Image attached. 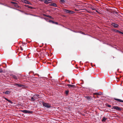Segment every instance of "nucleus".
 Here are the masks:
<instances>
[{
	"instance_id": "nucleus-38",
	"label": "nucleus",
	"mask_w": 123,
	"mask_h": 123,
	"mask_svg": "<svg viewBox=\"0 0 123 123\" xmlns=\"http://www.w3.org/2000/svg\"><path fill=\"white\" fill-rule=\"evenodd\" d=\"M0 4L1 5H3V4L2 3H0Z\"/></svg>"
},
{
	"instance_id": "nucleus-6",
	"label": "nucleus",
	"mask_w": 123,
	"mask_h": 123,
	"mask_svg": "<svg viewBox=\"0 0 123 123\" xmlns=\"http://www.w3.org/2000/svg\"><path fill=\"white\" fill-rule=\"evenodd\" d=\"M13 85L17 87H22L23 85L21 84H18L17 83H15L13 84Z\"/></svg>"
},
{
	"instance_id": "nucleus-25",
	"label": "nucleus",
	"mask_w": 123,
	"mask_h": 123,
	"mask_svg": "<svg viewBox=\"0 0 123 123\" xmlns=\"http://www.w3.org/2000/svg\"><path fill=\"white\" fill-rule=\"evenodd\" d=\"M90 8L92 10H95V9L92 6L90 7Z\"/></svg>"
},
{
	"instance_id": "nucleus-3",
	"label": "nucleus",
	"mask_w": 123,
	"mask_h": 123,
	"mask_svg": "<svg viewBox=\"0 0 123 123\" xmlns=\"http://www.w3.org/2000/svg\"><path fill=\"white\" fill-rule=\"evenodd\" d=\"M23 112L26 113H32L33 112L30 111L24 110L21 111Z\"/></svg>"
},
{
	"instance_id": "nucleus-15",
	"label": "nucleus",
	"mask_w": 123,
	"mask_h": 123,
	"mask_svg": "<svg viewBox=\"0 0 123 123\" xmlns=\"http://www.w3.org/2000/svg\"><path fill=\"white\" fill-rule=\"evenodd\" d=\"M94 95H102V93L100 92H99L98 93H95L93 94Z\"/></svg>"
},
{
	"instance_id": "nucleus-12",
	"label": "nucleus",
	"mask_w": 123,
	"mask_h": 123,
	"mask_svg": "<svg viewBox=\"0 0 123 123\" xmlns=\"http://www.w3.org/2000/svg\"><path fill=\"white\" fill-rule=\"evenodd\" d=\"M49 6H54V7L57 6L56 4L54 3H51L49 4Z\"/></svg>"
},
{
	"instance_id": "nucleus-13",
	"label": "nucleus",
	"mask_w": 123,
	"mask_h": 123,
	"mask_svg": "<svg viewBox=\"0 0 123 123\" xmlns=\"http://www.w3.org/2000/svg\"><path fill=\"white\" fill-rule=\"evenodd\" d=\"M24 2L25 3L29 5H31V3L29 1L26 0H25L24 1Z\"/></svg>"
},
{
	"instance_id": "nucleus-16",
	"label": "nucleus",
	"mask_w": 123,
	"mask_h": 123,
	"mask_svg": "<svg viewBox=\"0 0 123 123\" xmlns=\"http://www.w3.org/2000/svg\"><path fill=\"white\" fill-rule=\"evenodd\" d=\"M5 98L6 100L8 101L9 103L11 104L13 103V102L11 100L8 99L6 98Z\"/></svg>"
},
{
	"instance_id": "nucleus-10",
	"label": "nucleus",
	"mask_w": 123,
	"mask_h": 123,
	"mask_svg": "<svg viewBox=\"0 0 123 123\" xmlns=\"http://www.w3.org/2000/svg\"><path fill=\"white\" fill-rule=\"evenodd\" d=\"M65 2L66 1L64 0H60V3L62 5H63Z\"/></svg>"
},
{
	"instance_id": "nucleus-20",
	"label": "nucleus",
	"mask_w": 123,
	"mask_h": 123,
	"mask_svg": "<svg viewBox=\"0 0 123 123\" xmlns=\"http://www.w3.org/2000/svg\"><path fill=\"white\" fill-rule=\"evenodd\" d=\"M64 12H65L67 13H69L70 12V10H68L66 9H65L64 10Z\"/></svg>"
},
{
	"instance_id": "nucleus-27",
	"label": "nucleus",
	"mask_w": 123,
	"mask_h": 123,
	"mask_svg": "<svg viewBox=\"0 0 123 123\" xmlns=\"http://www.w3.org/2000/svg\"><path fill=\"white\" fill-rule=\"evenodd\" d=\"M11 3H12V4H15H15H17V3L14 2H12V1L11 2Z\"/></svg>"
},
{
	"instance_id": "nucleus-33",
	"label": "nucleus",
	"mask_w": 123,
	"mask_h": 123,
	"mask_svg": "<svg viewBox=\"0 0 123 123\" xmlns=\"http://www.w3.org/2000/svg\"><path fill=\"white\" fill-rule=\"evenodd\" d=\"M118 33L120 34H122V32L119 31Z\"/></svg>"
},
{
	"instance_id": "nucleus-5",
	"label": "nucleus",
	"mask_w": 123,
	"mask_h": 123,
	"mask_svg": "<svg viewBox=\"0 0 123 123\" xmlns=\"http://www.w3.org/2000/svg\"><path fill=\"white\" fill-rule=\"evenodd\" d=\"M113 108L114 110H118L121 111V108L118 106H113Z\"/></svg>"
},
{
	"instance_id": "nucleus-23",
	"label": "nucleus",
	"mask_w": 123,
	"mask_h": 123,
	"mask_svg": "<svg viewBox=\"0 0 123 123\" xmlns=\"http://www.w3.org/2000/svg\"><path fill=\"white\" fill-rule=\"evenodd\" d=\"M91 97L90 96H87L86 97V98L88 100H89L91 98Z\"/></svg>"
},
{
	"instance_id": "nucleus-19",
	"label": "nucleus",
	"mask_w": 123,
	"mask_h": 123,
	"mask_svg": "<svg viewBox=\"0 0 123 123\" xmlns=\"http://www.w3.org/2000/svg\"><path fill=\"white\" fill-rule=\"evenodd\" d=\"M24 6L26 7H28L29 8H31V9H32L33 8V7H32L31 6H29L28 5H25Z\"/></svg>"
},
{
	"instance_id": "nucleus-2",
	"label": "nucleus",
	"mask_w": 123,
	"mask_h": 123,
	"mask_svg": "<svg viewBox=\"0 0 123 123\" xmlns=\"http://www.w3.org/2000/svg\"><path fill=\"white\" fill-rule=\"evenodd\" d=\"M20 49L22 50H23V49H27L26 44H24V45H22L21 46H20Z\"/></svg>"
},
{
	"instance_id": "nucleus-4",
	"label": "nucleus",
	"mask_w": 123,
	"mask_h": 123,
	"mask_svg": "<svg viewBox=\"0 0 123 123\" xmlns=\"http://www.w3.org/2000/svg\"><path fill=\"white\" fill-rule=\"evenodd\" d=\"M111 25L115 28H118L119 26V25L118 24L114 23H112Z\"/></svg>"
},
{
	"instance_id": "nucleus-24",
	"label": "nucleus",
	"mask_w": 123,
	"mask_h": 123,
	"mask_svg": "<svg viewBox=\"0 0 123 123\" xmlns=\"http://www.w3.org/2000/svg\"><path fill=\"white\" fill-rule=\"evenodd\" d=\"M49 23H52L53 24H54V22L53 21H52L51 20H49Z\"/></svg>"
},
{
	"instance_id": "nucleus-30",
	"label": "nucleus",
	"mask_w": 123,
	"mask_h": 123,
	"mask_svg": "<svg viewBox=\"0 0 123 123\" xmlns=\"http://www.w3.org/2000/svg\"><path fill=\"white\" fill-rule=\"evenodd\" d=\"M68 91H67L65 92V93L66 95H67L68 94Z\"/></svg>"
},
{
	"instance_id": "nucleus-37",
	"label": "nucleus",
	"mask_w": 123,
	"mask_h": 123,
	"mask_svg": "<svg viewBox=\"0 0 123 123\" xmlns=\"http://www.w3.org/2000/svg\"><path fill=\"white\" fill-rule=\"evenodd\" d=\"M72 31H73V32H76V31H72Z\"/></svg>"
},
{
	"instance_id": "nucleus-35",
	"label": "nucleus",
	"mask_w": 123,
	"mask_h": 123,
	"mask_svg": "<svg viewBox=\"0 0 123 123\" xmlns=\"http://www.w3.org/2000/svg\"><path fill=\"white\" fill-rule=\"evenodd\" d=\"M54 24H58V23L57 22H54Z\"/></svg>"
},
{
	"instance_id": "nucleus-34",
	"label": "nucleus",
	"mask_w": 123,
	"mask_h": 123,
	"mask_svg": "<svg viewBox=\"0 0 123 123\" xmlns=\"http://www.w3.org/2000/svg\"><path fill=\"white\" fill-rule=\"evenodd\" d=\"M41 1L44 2L45 0H40Z\"/></svg>"
},
{
	"instance_id": "nucleus-32",
	"label": "nucleus",
	"mask_w": 123,
	"mask_h": 123,
	"mask_svg": "<svg viewBox=\"0 0 123 123\" xmlns=\"http://www.w3.org/2000/svg\"><path fill=\"white\" fill-rule=\"evenodd\" d=\"M115 32H118L119 30H115Z\"/></svg>"
},
{
	"instance_id": "nucleus-7",
	"label": "nucleus",
	"mask_w": 123,
	"mask_h": 123,
	"mask_svg": "<svg viewBox=\"0 0 123 123\" xmlns=\"http://www.w3.org/2000/svg\"><path fill=\"white\" fill-rule=\"evenodd\" d=\"M52 1L51 0H45L44 3L46 4H48L49 3L52 2Z\"/></svg>"
},
{
	"instance_id": "nucleus-40",
	"label": "nucleus",
	"mask_w": 123,
	"mask_h": 123,
	"mask_svg": "<svg viewBox=\"0 0 123 123\" xmlns=\"http://www.w3.org/2000/svg\"><path fill=\"white\" fill-rule=\"evenodd\" d=\"M90 12V13H91V12Z\"/></svg>"
},
{
	"instance_id": "nucleus-9",
	"label": "nucleus",
	"mask_w": 123,
	"mask_h": 123,
	"mask_svg": "<svg viewBox=\"0 0 123 123\" xmlns=\"http://www.w3.org/2000/svg\"><path fill=\"white\" fill-rule=\"evenodd\" d=\"M114 99L116 100H117V101L118 102L123 103V100H122L121 99H117L115 98H114Z\"/></svg>"
},
{
	"instance_id": "nucleus-1",
	"label": "nucleus",
	"mask_w": 123,
	"mask_h": 123,
	"mask_svg": "<svg viewBox=\"0 0 123 123\" xmlns=\"http://www.w3.org/2000/svg\"><path fill=\"white\" fill-rule=\"evenodd\" d=\"M43 104L44 106L47 108H50L51 107V106L49 104L47 103H43Z\"/></svg>"
},
{
	"instance_id": "nucleus-8",
	"label": "nucleus",
	"mask_w": 123,
	"mask_h": 123,
	"mask_svg": "<svg viewBox=\"0 0 123 123\" xmlns=\"http://www.w3.org/2000/svg\"><path fill=\"white\" fill-rule=\"evenodd\" d=\"M39 95H35L33 96V98H34L35 100H36L39 98Z\"/></svg>"
},
{
	"instance_id": "nucleus-14",
	"label": "nucleus",
	"mask_w": 123,
	"mask_h": 123,
	"mask_svg": "<svg viewBox=\"0 0 123 123\" xmlns=\"http://www.w3.org/2000/svg\"><path fill=\"white\" fill-rule=\"evenodd\" d=\"M10 93V92L9 91H6L5 92H3V93H5L6 94H9Z\"/></svg>"
},
{
	"instance_id": "nucleus-11",
	"label": "nucleus",
	"mask_w": 123,
	"mask_h": 123,
	"mask_svg": "<svg viewBox=\"0 0 123 123\" xmlns=\"http://www.w3.org/2000/svg\"><path fill=\"white\" fill-rule=\"evenodd\" d=\"M67 86L69 88H74V86L70 84H68L67 85Z\"/></svg>"
},
{
	"instance_id": "nucleus-31",
	"label": "nucleus",
	"mask_w": 123,
	"mask_h": 123,
	"mask_svg": "<svg viewBox=\"0 0 123 123\" xmlns=\"http://www.w3.org/2000/svg\"><path fill=\"white\" fill-rule=\"evenodd\" d=\"M107 106L109 107H110L111 106L109 105H107Z\"/></svg>"
},
{
	"instance_id": "nucleus-18",
	"label": "nucleus",
	"mask_w": 123,
	"mask_h": 123,
	"mask_svg": "<svg viewBox=\"0 0 123 123\" xmlns=\"http://www.w3.org/2000/svg\"><path fill=\"white\" fill-rule=\"evenodd\" d=\"M30 99L32 101H34L35 100L34 98H33V97H31Z\"/></svg>"
},
{
	"instance_id": "nucleus-39",
	"label": "nucleus",
	"mask_w": 123,
	"mask_h": 123,
	"mask_svg": "<svg viewBox=\"0 0 123 123\" xmlns=\"http://www.w3.org/2000/svg\"><path fill=\"white\" fill-rule=\"evenodd\" d=\"M122 34H123V32H122Z\"/></svg>"
},
{
	"instance_id": "nucleus-22",
	"label": "nucleus",
	"mask_w": 123,
	"mask_h": 123,
	"mask_svg": "<svg viewBox=\"0 0 123 123\" xmlns=\"http://www.w3.org/2000/svg\"><path fill=\"white\" fill-rule=\"evenodd\" d=\"M106 119H107L105 117H103L102 120V121L103 122H105L106 121Z\"/></svg>"
},
{
	"instance_id": "nucleus-17",
	"label": "nucleus",
	"mask_w": 123,
	"mask_h": 123,
	"mask_svg": "<svg viewBox=\"0 0 123 123\" xmlns=\"http://www.w3.org/2000/svg\"><path fill=\"white\" fill-rule=\"evenodd\" d=\"M11 76L12 78H13L14 79H17V77L15 75H11Z\"/></svg>"
},
{
	"instance_id": "nucleus-28",
	"label": "nucleus",
	"mask_w": 123,
	"mask_h": 123,
	"mask_svg": "<svg viewBox=\"0 0 123 123\" xmlns=\"http://www.w3.org/2000/svg\"><path fill=\"white\" fill-rule=\"evenodd\" d=\"M69 13H74V12H73V11H70V12H69Z\"/></svg>"
},
{
	"instance_id": "nucleus-36",
	"label": "nucleus",
	"mask_w": 123,
	"mask_h": 123,
	"mask_svg": "<svg viewBox=\"0 0 123 123\" xmlns=\"http://www.w3.org/2000/svg\"><path fill=\"white\" fill-rule=\"evenodd\" d=\"M95 10H96V11L97 12V13H99V12L98 11H97V10H96V9H95Z\"/></svg>"
},
{
	"instance_id": "nucleus-21",
	"label": "nucleus",
	"mask_w": 123,
	"mask_h": 123,
	"mask_svg": "<svg viewBox=\"0 0 123 123\" xmlns=\"http://www.w3.org/2000/svg\"><path fill=\"white\" fill-rule=\"evenodd\" d=\"M44 16L47 17H49V18H51L52 19H53V18L51 16H50L49 15H44Z\"/></svg>"
},
{
	"instance_id": "nucleus-29",
	"label": "nucleus",
	"mask_w": 123,
	"mask_h": 123,
	"mask_svg": "<svg viewBox=\"0 0 123 123\" xmlns=\"http://www.w3.org/2000/svg\"><path fill=\"white\" fill-rule=\"evenodd\" d=\"M3 72V71L2 68H0V73H2Z\"/></svg>"
},
{
	"instance_id": "nucleus-26",
	"label": "nucleus",
	"mask_w": 123,
	"mask_h": 123,
	"mask_svg": "<svg viewBox=\"0 0 123 123\" xmlns=\"http://www.w3.org/2000/svg\"><path fill=\"white\" fill-rule=\"evenodd\" d=\"M14 6L16 7L17 8L18 7H19V6L18 5L17 3L16 4H15Z\"/></svg>"
}]
</instances>
